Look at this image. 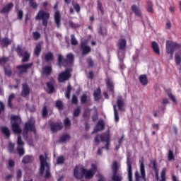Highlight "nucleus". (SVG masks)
<instances>
[{"label":"nucleus","mask_w":181,"mask_h":181,"mask_svg":"<svg viewBox=\"0 0 181 181\" xmlns=\"http://www.w3.org/2000/svg\"><path fill=\"white\" fill-rule=\"evenodd\" d=\"M90 115V110L86 109L83 112V118H87V117H89Z\"/></svg>","instance_id":"60"},{"label":"nucleus","mask_w":181,"mask_h":181,"mask_svg":"<svg viewBox=\"0 0 181 181\" xmlns=\"http://www.w3.org/2000/svg\"><path fill=\"white\" fill-rule=\"evenodd\" d=\"M71 43L73 46H77L78 42L77 39H76V37L74 36V34L71 35Z\"/></svg>","instance_id":"41"},{"label":"nucleus","mask_w":181,"mask_h":181,"mask_svg":"<svg viewBox=\"0 0 181 181\" xmlns=\"http://www.w3.org/2000/svg\"><path fill=\"white\" fill-rule=\"evenodd\" d=\"M112 180L113 181H121L122 180V175L118 173H113Z\"/></svg>","instance_id":"27"},{"label":"nucleus","mask_w":181,"mask_h":181,"mask_svg":"<svg viewBox=\"0 0 181 181\" xmlns=\"http://www.w3.org/2000/svg\"><path fill=\"white\" fill-rule=\"evenodd\" d=\"M33 156H25L23 158L22 163H30L33 162Z\"/></svg>","instance_id":"28"},{"label":"nucleus","mask_w":181,"mask_h":181,"mask_svg":"<svg viewBox=\"0 0 181 181\" xmlns=\"http://www.w3.org/2000/svg\"><path fill=\"white\" fill-rule=\"evenodd\" d=\"M81 104H86V103H87V95L83 94L81 97Z\"/></svg>","instance_id":"56"},{"label":"nucleus","mask_w":181,"mask_h":181,"mask_svg":"<svg viewBox=\"0 0 181 181\" xmlns=\"http://www.w3.org/2000/svg\"><path fill=\"white\" fill-rule=\"evenodd\" d=\"M13 98H15V94L11 93L9 96H8V105L10 107V108H12V100H13Z\"/></svg>","instance_id":"40"},{"label":"nucleus","mask_w":181,"mask_h":181,"mask_svg":"<svg viewBox=\"0 0 181 181\" xmlns=\"http://www.w3.org/2000/svg\"><path fill=\"white\" fill-rule=\"evenodd\" d=\"M93 97L95 98V101H98V100L101 98V90L98 89L97 90H95L93 93Z\"/></svg>","instance_id":"35"},{"label":"nucleus","mask_w":181,"mask_h":181,"mask_svg":"<svg viewBox=\"0 0 181 181\" xmlns=\"http://www.w3.org/2000/svg\"><path fill=\"white\" fill-rule=\"evenodd\" d=\"M31 131L32 132H36V129L35 127V119L33 117H30L27 123L25 124L24 132H29Z\"/></svg>","instance_id":"10"},{"label":"nucleus","mask_w":181,"mask_h":181,"mask_svg":"<svg viewBox=\"0 0 181 181\" xmlns=\"http://www.w3.org/2000/svg\"><path fill=\"white\" fill-rule=\"evenodd\" d=\"M69 26L71 28H73L74 29H76L77 28L80 27V25L77 24V23H74L73 21H69Z\"/></svg>","instance_id":"55"},{"label":"nucleus","mask_w":181,"mask_h":181,"mask_svg":"<svg viewBox=\"0 0 181 181\" xmlns=\"http://www.w3.org/2000/svg\"><path fill=\"white\" fill-rule=\"evenodd\" d=\"M180 47H181L180 44H177L172 41L166 42V53H168V54H170V60L173 59V53H175V50H179Z\"/></svg>","instance_id":"6"},{"label":"nucleus","mask_w":181,"mask_h":181,"mask_svg":"<svg viewBox=\"0 0 181 181\" xmlns=\"http://www.w3.org/2000/svg\"><path fill=\"white\" fill-rule=\"evenodd\" d=\"M151 1H148L147 4V11L150 13H153V7Z\"/></svg>","instance_id":"42"},{"label":"nucleus","mask_w":181,"mask_h":181,"mask_svg":"<svg viewBox=\"0 0 181 181\" xmlns=\"http://www.w3.org/2000/svg\"><path fill=\"white\" fill-rule=\"evenodd\" d=\"M127 165L129 181H132V165H131V161H129V157H127Z\"/></svg>","instance_id":"15"},{"label":"nucleus","mask_w":181,"mask_h":181,"mask_svg":"<svg viewBox=\"0 0 181 181\" xmlns=\"http://www.w3.org/2000/svg\"><path fill=\"white\" fill-rule=\"evenodd\" d=\"M25 142L22 140V137L18 136L17 139V152L20 156L25 155V148H23Z\"/></svg>","instance_id":"11"},{"label":"nucleus","mask_w":181,"mask_h":181,"mask_svg":"<svg viewBox=\"0 0 181 181\" xmlns=\"http://www.w3.org/2000/svg\"><path fill=\"white\" fill-rule=\"evenodd\" d=\"M70 134H64L61 136L59 142H67V141H70Z\"/></svg>","instance_id":"36"},{"label":"nucleus","mask_w":181,"mask_h":181,"mask_svg":"<svg viewBox=\"0 0 181 181\" xmlns=\"http://www.w3.org/2000/svg\"><path fill=\"white\" fill-rule=\"evenodd\" d=\"M70 93H71V86H68L66 92V97L68 99L70 98Z\"/></svg>","instance_id":"57"},{"label":"nucleus","mask_w":181,"mask_h":181,"mask_svg":"<svg viewBox=\"0 0 181 181\" xmlns=\"http://www.w3.org/2000/svg\"><path fill=\"white\" fill-rule=\"evenodd\" d=\"M140 163V173L141 176L139 175V173L138 171H136L134 173L135 176V180L136 181H146V173H145V165L144 164V159H141L139 160Z\"/></svg>","instance_id":"7"},{"label":"nucleus","mask_w":181,"mask_h":181,"mask_svg":"<svg viewBox=\"0 0 181 181\" xmlns=\"http://www.w3.org/2000/svg\"><path fill=\"white\" fill-rule=\"evenodd\" d=\"M104 128H105L104 120H99L95 128L94 129L93 132H98V131H103Z\"/></svg>","instance_id":"19"},{"label":"nucleus","mask_w":181,"mask_h":181,"mask_svg":"<svg viewBox=\"0 0 181 181\" xmlns=\"http://www.w3.org/2000/svg\"><path fill=\"white\" fill-rule=\"evenodd\" d=\"M117 56L119 59L120 61V69L122 70H124V69H125V65L124 64V63L122 62V59H121V57H124V52H118Z\"/></svg>","instance_id":"30"},{"label":"nucleus","mask_w":181,"mask_h":181,"mask_svg":"<svg viewBox=\"0 0 181 181\" xmlns=\"http://www.w3.org/2000/svg\"><path fill=\"white\" fill-rule=\"evenodd\" d=\"M17 15L18 19H22V18H23V11L22 10H19L17 13Z\"/></svg>","instance_id":"61"},{"label":"nucleus","mask_w":181,"mask_h":181,"mask_svg":"<svg viewBox=\"0 0 181 181\" xmlns=\"http://www.w3.org/2000/svg\"><path fill=\"white\" fill-rule=\"evenodd\" d=\"M80 112H81V109L79 107L74 111V117H78L80 115Z\"/></svg>","instance_id":"54"},{"label":"nucleus","mask_w":181,"mask_h":181,"mask_svg":"<svg viewBox=\"0 0 181 181\" xmlns=\"http://www.w3.org/2000/svg\"><path fill=\"white\" fill-rule=\"evenodd\" d=\"M113 110L115 121V122H118L119 121V114L118 113V110H117V105H113Z\"/></svg>","instance_id":"31"},{"label":"nucleus","mask_w":181,"mask_h":181,"mask_svg":"<svg viewBox=\"0 0 181 181\" xmlns=\"http://www.w3.org/2000/svg\"><path fill=\"white\" fill-rule=\"evenodd\" d=\"M60 19H61L60 12L56 11L54 13V21L57 28H60Z\"/></svg>","instance_id":"23"},{"label":"nucleus","mask_w":181,"mask_h":181,"mask_svg":"<svg viewBox=\"0 0 181 181\" xmlns=\"http://www.w3.org/2000/svg\"><path fill=\"white\" fill-rule=\"evenodd\" d=\"M30 89L29 86L26 83L23 84V90L21 92L22 97H26L27 95H29Z\"/></svg>","instance_id":"20"},{"label":"nucleus","mask_w":181,"mask_h":181,"mask_svg":"<svg viewBox=\"0 0 181 181\" xmlns=\"http://www.w3.org/2000/svg\"><path fill=\"white\" fill-rule=\"evenodd\" d=\"M40 160V174L41 176L43 175V173L45 172V169L46 170L45 177H50V166L46 160V154L45 155H40L39 156Z\"/></svg>","instance_id":"2"},{"label":"nucleus","mask_w":181,"mask_h":181,"mask_svg":"<svg viewBox=\"0 0 181 181\" xmlns=\"http://www.w3.org/2000/svg\"><path fill=\"white\" fill-rule=\"evenodd\" d=\"M11 40H9V39H8V38H3V39L1 40V45H2V46H4V47L8 46V45H11Z\"/></svg>","instance_id":"38"},{"label":"nucleus","mask_w":181,"mask_h":181,"mask_svg":"<svg viewBox=\"0 0 181 181\" xmlns=\"http://www.w3.org/2000/svg\"><path fill=\"white\" fill-rule=\"evenodd\" d=\"M50 128L52 132H57V131L62 129L63 126L62 125V123H51Z\"/></svg>","instance_id":"16"},{"label":"nucleus","mask_w":181,"mask_h":181,"mask_svg":"<svg viewBox=\"0 0 181 181\" xmlns=\"http://www.w3.org/2000/svg\"><path fill=\"white\" fill-rule=\"evenodd\" d=\"M33 36L35 39V40H38V39H40V33L39 32H34L33 33Z\"/></svg>","instance_id":"53"},{"label":"nucleus","mask_w":181,"mask_h":181,"mask_svg":"<svg viewBox=\"0 0 181 181\" xmlns=\"http://www.w3.org/2000/svg\"><path fill=\"white\" fill-rule=\"evenodd\" d=\"M46 115H47V107L45 106L42 110V117H45Z\"/></svg>","instance_id":"64"},{"label":"nucleus","mask_w":181,"mask_h":181,"mask_svg":"<svg viewBox=\"0 0 181 181\" xmlns=\"http://www.w3.org/2000/svg\"><path fill=\"white\" fill-rule=\"evenodd\" d=\"M30 5L34 8H37V4L36 2L33 1V0H30Z\"/></svg>","instance_id":"63"},{"label":"nucleus","mask_w":181,"mask_h":181,"mask_svg":"<svg viewBox=\"0 0 181 181\" xmlns=\"http://www.w3.org/2000/svg\"><path fill=\"white\" fill-rule=\"evenodd\" d=\"M11 128L14 134H21L22 132V129H21V124L22 122V119L21 117L16 115H11Z\"/></svg>","instance_id":"3"},{"label":"nucleus","mask_w":181,"mask_h":181,"mask_svg":"<svg viewBox=\"0 0 181 181\" xmlns=\"http://www.w3.org/2000/svg\"><path fill=\"white\" fill-rule=\"evenodd\" d=\"M64 123L66 128H67V127H70V125H71V122H70V119L69 118H66L64 120Z\"/></svg>","instance_id":"58"},{"label":"nucleus","mask_w":181,"mask_h":181,"mask_svg":"<svg viewBox=\"0 0 181 181\" xmlns=\"http://www.w3.org/2000/svg\"><path fill=\"white\" fill-rule=\"evenodd\" d=\"M96 173L97 165L95 164H92L89 170L86 169L83 166L78 165L74 168V176L76 179H82L83 176H85L86 179H92Z\"/></svg>","instance_id":"1"},{"label":"nucleus","mask_w":181,"mask_h":181,"mask_svg":"<svg viewBox=\"0 0 181 181\" xmlns=\"http://www.w3.org/2000/svg\"><path fill=\"white\" fill-rule=\"evenodd\" d=\"M47 87L49 90V93L51 94V93H53V91H54V86H53V84H52V83L48 82L47 83Z\"/></svg>","instance_id":"44"},{"label":"nucleus","mask_w":181,"mask_h":181,"mask_svg":"<svg viewBox=\"0 0 181 181\" xmlns=\"http://www.w3.org/2000/svg\"><path fill=\"white\" fill-rule=\"evenodd\" d=\"M131 9L136 16H139V18L142 16V11H141V8H139V6L134 4L132 6Z\"/></svg>","instance_id":"17"},{"label":"nucleus","mask_w":181,"mask_h":181,"mask_svg":"<svg viewBox=\"0 0 181 181\" xmlns=\"http://www.w3.org/2000/svg\"><path fill=\"white\" fill-rule=\"evenodd\" d=\"M139 82L142 86H146L148 84V77L146 75L143 74L139 76Z\"/></svg>","instance_id":"24"},{"label":"nucleus","mask_w":181,"mask_h":181,"mask_svg":"<svg viewBox=\"0 0 181 181\" xmlns=\"http://www.w3.org/2000/svg\"><path fill=\"white\" fill-rule=\"evenodd\" d=\"M168 160H173L175 159V156H173V151L169 149L168 154Z\"/></svg>","instance_id":"48"},{"label":"nucleus","mask_w":181,"mask_h":181,"mask_svg":"<svg viewBox=\"0 0 181 181\" xmlns=\"http://www.w3.org/2000/svg\"><path fill=\"white\" fill-rule=\"evenodd\" d=\"M74 62V55L73 54L69 53L66 55V59H64L62 54L58 55V64L60 67L64 66V67H67V66H70V64H73Z\"/></svg>","instance_id":"4"},{"label":"nucleus","mask_w":181,"mask_h":181,"mask_svg":"<svg viewBox=\"0 0 181 181\" xmlns=\"http://www.w3.org/2000/svg\"><path fill=\"white\" fill-rule=\"evenodd\" d=\"M8 151L12 153L15 151V144L10 142L8 147Z\"/></svg>","instance_id":"46"},{"label":"nucleus","mask_w":181,"mask_h":181,"mask_svg":"<svg viewBox=\"0 0 181 181\" xmlns=\"http://www.w3.org/2000/svg\"><path fill=\"white\" fill-rule=\"evenodd\" d=\"M160 181H166V168H163L160 173Z\"/></svg>","instance_id":"39"},{"label":"nucleus","mask_w":181,"mask_h":181,"mask_svg":"<svg viewBox=\"0 0 181 181\" xmlns=\"http://www.w3.org/2000/svg\"><path fill=\"white\" fill-rule=\"evenodd\" d=\"M71 70L69 69H66L64 71L60 73L58 76V81L59 83H64V81H67L71 77Z\"/></svg>","instance_id":"9"},{"label":"nucleus","mask_w":181,"mask_h":181,"mask_svg":"<svg viewBox=\"0 0 181 181\" xmlns=\"http://www.w3.org/2000/svg\"><path fill=\"white\" fill-rule=\"evenodd\" d=\"M119 169V165L117 161H113L112 164V173H117L118 170Z\"/></svg>","instance_id":"29"},{"label":"nucleus","mask_w":181,"mask_h":181,"mask_svg":"<svg viewBox=\"0 0 181 181\" xmlns=\"http://www.w3.org/2000/svg\"><path fill=\"white\" fill-rule=\"evenodd\" d=\"M107 90H110L112 94H114V82L110 78H107Z\"/></svg>","instance_id":"22"},{"label":"nucleus","mask_w":181,"mask_h":181,"mask_svg":"<svg viewBox=\"0 0 181 181\" xmlns=\"http://www.w3.org/2000/svg\"><path fill=\"white\" fill-rule=\"evenodd\" d=\"M117 46L119 50H125V47H127V40H125V39H119L117 42Z\"/></svg>","instance_id":"18"},{"label":"nucleus","mask_w":181,"mask_h":181,"mask_svg":"<svg viewBox=\"0 0 181 181\" xmlns=\"http://www.w3.org/2000/svg\"><path fill=\"white\" fill-rule=\"evenodd\" d=\"M17 50L18 54H20V56H23V63H26V62H29V57H30V54L29 52H28L27 51L22 50L21 46H18Z\"/></svg>","instance_id":"12"},{"label":"nucleus","mask_w":181,"mask_h":181,"mask_svg":"<svg viewBox=\"0 0 181 181\" xmlns=\"http://www.w3.org/2000/svg\"><path fill=\"white\" fill-rule=\"evenodd\" d=\"M12 8H13V3L8 4L5 7L2 8L1 13H8L11 12Z\"/></svg>","instance_id":"21"},{"label":"nucleus","mask_w":181,"mask_h":181,"mask_svg":"<svg viewBox=\"0 0 181 181\" xmlns=\"http://www.w3.org/2000/svg\"><path fill=\"white\" fill-rule=\"evenodd\" d=\"M1 132L4 134L5 136H7V138H9L11 135V132H9V129L7 127H1Z\"/></svg>","instance_id":"34"},{"label":"nucleus","mask_w":181,"mask_h":181,"mask_svg":"<svg viewBox=\"0 0 181 181\" xmlns=\"http://www.w3.org/2000/svg\"><path fill=\"white\" fill-rule=\"evenodd\" d=\"M81 50H82V56H86V54H88L91 52V47L87 45V42H81Z\"/></svg>","instance_id":"13"},{"label":"nucleus","mask_w":181,"mask_h":181,"mask_svg":"<svg viewBox=\"0 0 181 181\" xmlns=\"http://www.w3.org/2000/svg\"><path fill=\"white\" fill-rule=\"evenodd\" d=\"M72 6L76 12H80V5L78 3L72 1Z\"/></svg>","instance_id":"50"},{"label":"nucleus","mask_w":181,"mask_h":181,"mask_svg":"<svg viewBox=\"0 0 181 181\" xmlns=\"http://www.w3.org/2000/svg\"><path fill=\"white\" fill-rule=\"evenodd\" d=\"M50 18V13L43 11L40 10L37 16H35V19L37 21H42V25L43 26H47V23H49V18Z\"/></svg>","instance_id":"8"},{"label":"nucleus","mask_w":181,"mask_h":181,"mask_svg":"<svg viewBox=\"0 0 181 181\" xmlns=\"http://www.w3.org/2000/svg\"><path fill=\"white\" fill-rule=\"evenodd\" d=\"M100 139L102 142H105L106 144L105 148L106 151H108L110 149V144L111 141V137L110 136V132H108L107 134L103 133L102 135H97L95 137V144H100Z\"/></svg>","instance_id":"5"},{"label":"nucleus","mask_w":181,"mask_h":181,"mask_svg":"<svg viewBox=\"0 0 181 181\" xmlns=\"http://www.w3.org/2000/svg\"><path fill=\"white\" fill-rule=\"evenodd\" d=\"M42 72L44 74H46V76H50L52 74V66H46L42 69Z\"/></svg>","instance_id":"32"},{"label":"nucleus","mask_w":181,"mask_h":181,"mask_svg":"<svg viewBox=\"0 0 181 181\" xmlns=\"http://www.w3.org/2000/svg\"><path fill=\"white\" fill-rule=\"evenodd\" d=\"M98 12H100L101 15H104V8L100 1H98Z\"/></svg>","instance_id":"43"},{"label":"nucleus","mask_w":181,"mask_h":181,"mask_svg":"<svg viewBox=\"0 0 181 181\" xmlns=\"http://www.w3.org/2000/svg\"><path fill=\"white\" fill-rule=\"evenodd\" d=\"M33 64V63H29L26 64L19 65L17 66V69L20 74H23V73H26L28 71V69H30V67H32Z\"/></svg>","instance_id":"14"},{"label":"nucleus","mask_w":181,"mask_h":181,"mask_svg":"<svg viewBox=\"0 0 181 181\" xmlns=\"http://www.w3.org/2000/svg\"><path fill=\"white\" fill-rule=\"evenodd\" d=\"M175 63L177 66H179L181 63V52L179 51L177 53L175 54Z\"/></svg>","instance_id":"37"},{"label":"nucleus","mask_w":181,"mask_h":181,"mask_svg":"<svg viewBox=\"0 0 181 181\" xmlns=\"http://www.w3.org/2000/svg\"><path fill=\"white\" fill-rule=\"evenodd\" d=\"M151 46L156 54H160V51L159 50V45H158V42L153 41L151 44Z\"/></svg>","instance_id":"26"},{"label":"nucleus","mask_w":181,"mask_h":181,"mask_svg":"<svg viewBox=\"0 0 181 181\" xmlns=\"http://www.w3.org/2000/svg\"><path fill=\"white\" fill-rule=\"evenodd\" d=\"M168 95L169 98H170V100H172V101L176 104L177 101H176V97H175V95L172 93H168Z\"/></svg>","instance_id":"59"},{"label":"nucleus","mask_w":181,"mask_h":181,"mask_svg":"<svg viewBox=\"0 0 181 181\" xmlns=\"http://www.w3.org/2000/svg\"><path fill=\"white\" fill-rule=\"evenodd\" d=\"M72 103L73 104H77L78 103V99L76 95H73L72 96Z\"/></svg>","instance_id":"62"},{"label":"nucleus","mask_w":181,"mask_h":181,"mask_svg":"<svg viewBox=\"0 0 181 181\" xmlns=\"http://www.w3.org/2000/svg\"><path fill=\"white\" fill-rule=\"evenodd\" d=\"M56 107L59 110H63V102H62L61 100H57L56 103Z\"/></svg>","instance_id":"51"},{"label":"nucleus","mask_w":181,"mask_h":181,"mask_svg":"<svg viewBox=\"0 0 181 181\" xmlns=\"http://www.w3.org/2000/svg\"><path fill=\"white\" fill-rule=\"evenodd\" d=\"M64 160H65L64 157L63 156H60L59 157H58L57 160V163L58 165H62V163H64Z\"/></svg>","instance_id":"49"},{"label":"nucleus","mask_w":181,"mask_h":181,"mask_svg":"<svg viewBox=\"0 0 181 181\" xmlns=\"http://www.w3.org/2000/svg\"><path fill=\"white\" fill-rule=\"evenodd\" d=\"M170 132L173 134V135H177V127H176L175 126H173L170 128Z\"/></svg>","instance_id":"47"},{"label":"nucleus","mask_w":181,"mask_h":181,"mask_svg":"<svg viewBox=\"0 0 181 181\" xmlns=\"http://www.w3.org/2000/svg\"><path fill=\"white\" fill-rule=\"evenodd\" d=\"M117 107L119 111H123L122 107H124V100H122V97L119 96L117 100Z\"/></svg>","instance_id":"25"},{"label":"nucleus","mask_w":181,"mask_h":181,"mask_svg":"<svg viewBox=\"0 0 181 181\" xmlns=\"http://www.w3.org/2000/svg\"><path fill=\"white\" fill-rule=\"evenodd\" d=\"M4 71L6 76H11V74H12V70H11V67H5L4 68Z\"/></svg>","instance_id":"52"},{"label":"nucleus","mask_w":181,"mask_h":181,"mask_svg":"<svg viewBox=\"0 0 181 181\" xmlns=\"http://www.w3.org/2000/svg\"><path fill=\"white\" fill-rule=\"evenodd\" d=\"M45 60L49 62V60H53V53L49 52L45 55Z\"/></svg>","instance_id":"45"},{"label":"nucleus","mask_w":181,"mask_h":181,"mask_svg":"<svg viewBox=\"0 0 181 181\" xmlns=\"http://www.w3.org/2000/svg\"><path fill=\"white\" fill-rule=\"evenodd\" d=\"M42 50V44L38 43L35 49H34V54L35 56H39L40 54V52Z\"/></svg>","instance_id":"33"}]
</instances>
